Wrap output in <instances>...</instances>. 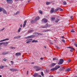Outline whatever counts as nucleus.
<instances>
[{"label":"nucleus","instance_id":"obj_8","mask_svg":"<svg viewBox=\"0 0 77 77\" xmlns=\"http://www.w3.org/2000/svg\"><path fill=\"white\" fill-rule=\"evenodd\" d=\"M56 65V63H52L50 65V67H53L55 65Z\"/></svg>","mask_w":77,"mask_h":77},{"label":"nucleus","instance_id":"obj_29","mask_svg":"<svg viewBox=\"0 0 77 77\" xmlns=\"http://www.w3.org/2000/svg\"><path fill=\"white\" fill-rule=\"evenodd\" d=\"M41 75L42 76V77H44V73H43V72H41Z\"/></svg>","mask_w":77,"mask_h":77},{"label":"nucleus","instance_id":"obj_44","mask_svg":"<svg viewBox=\"0 0 77 77\" xmlns=\"http://www.w3.org/2000/svg\"><path fill=\"white\" fill-rule=\"evenodd\" d=\"M4 41H5V39L1 40V41H0V42H4Z\"/></svg>","mask_w":77,"mask_h":77},{"label":"nucleus","instance_id":"obj_40","mask_svg":"<svg viewBox=\"0 0 77 77\" xmlns=\"http://www.w3.org/2000/svg\"><path fill=\"white\" fill-rule=\"evenodd\" d=\"M39 12L40 14H42V11L40 10L39 11Z\"/></svg>","mask_w":77,"mask_h":77},{"label":"nucleus","instance_id":"obj_47","mask_svg":"<svg viewBox=\"0 0 77 77\" xmlns=\"http://www.w3.org/2000/svg\"><path fill=\"white\" fill-rule=\"evenodd\" d=\"M4 29H5V28H4L3 29H0V32H1L2 31H3V30H4Z\"/></svg>","mask_w":77,"mask_h":77},{"label":"nucleus","instance_id":"obj_49","mask_svg":"<svg viewBox=\"0 0 77 77\" xmlns=\"http://www.w3.org/2000/svg\"><path fill=\"white\" fill-rule=\"evenodd\" d=\"M61 41H62L63 42H65V40L63 39Z\"/></svg>","mask_w":77,"mask_h":77},{"label":"nucleus","instance_id":"obj_22","mask_svg":"<svg viewBox=\"0 0 77 77\" xmlns=\"http://www.w3.org/2000/svg\"><path fill=\"white\" fill-rule=\"evenodd\" d=\"M56 20L55 17H52L51 18V21H54V20Z\"/></svg>","mask_w":77,"mask_h":77},{"label":"nucleus","instance_id":"obj_50","mask_svg":"<svg viewBox=\"0 0 77 77\" xmlns=\"http://www.w3.org/2000/svg\"><path fill=\"white\" fill-rule=\"evenodd\" d=\"M73 16H71V17H70L71 19V20H72V19H73Z\"/></svg>","mask_w":77,"mask_h":77},{"label":"nucleus","instance_id":"obj_37","mask_svg":"<svg viewBox=\"0 0 77 77\" xmlns=\"http://www.w3.org/2000/svg\"><path fill=\"white\" fill-rule=\"evenodd\" d=\"M71 61V59H69L67 61V62L68 63H69V62H70Z\"/></svg>","mask_w":77,"mask_h":77},{"label":"nucleus","instance_id":"obj_20","mask_svg":"<svg viewBox=\"0 0 77 77\" xmlns=\"http://www.w3.org/2000/svg\"><path fill=\"white\" fill-rule=\"evenodd\" d=\"M67 48H70V49H71V50H74V48H71V47H67Z\"/></svg>","mask_w":77,"mask_h":77},{"label":"nucleus","instance_id":"obj_63","mask_svg":"<svg viewBox=\"0 0 77 77\" xmlns=\"http://www.w3.org/2000/svg\"><path fill=\"white\" fill-rule=\"evenodd\" d=\"M46 72H48V71L47 70H46Z\"/></svg>","mask_w":77,"mask_h":77},{"label":"nucleus","instance_id":"obj_34","mask_svg":"<svg viewBox=\"0 0 77 77\" xmlns=\"http://www.w3.org/2000/svg\"><path fill=\"white\" fill-rule=\"evenodd\" d=\"M2 45H4V46H5L6 44H5V42H2Z\"/></svg>","mask_w":77,"mask_h":77},{"label":"nucleus","instance_id":"obj_45","mask_svg":"<svg viewBox=\"0 0 77 77\" xmlns=\"http://www.w3.org/2000/svg\"><path fill=\"white\" fill-rule=\"evenodd\" d=\"M74 45H75L76 47H77V44L76 43H75Z\"/></svg>","mask_w":77,"mask_h":77},{"label":"nucleus","instance_id":"obj_31","mask_svg":"<svg viewBox=\"0 0 77 77\" xmlns=\"http://www.w3.org/2000/svg\"><path fill=\"white\" fill-rule=\"evenodd\" d=\"M9 44V42H5V46H7L8 45V44Z\"/></svg>","mask_w":77,"mask_h":77},{"label":"nucleus","instance_id":"obj_2","mask_svg":"<svg viewBox=\"0 0 77 77\" xmlns=\"http://www.w3.org/2000/svg\"><path fill=\"white\" fill-rule=\"evenodd\" d=\"M2 11L3 12V13L5 14H6V11L3 8H0V12H2Z\"/></svg>","mask_w":77,"mask_h":77},{"label":"nucleus","instance_id":"obj_36","mask_svg":"<svg viewBox=\"0 0 77 77\" xmlns=\"http://www.w3.org/2000/svg\"><path fill=\"white\" fill-rule=\"evenodd\" d=\"M21 30V28H19V29L18 30V32H20V31Z\"/></svg>","mask_w":77,"mask_h":77},{"label":"nucleus","instance_id":"obj_55","mask_svg":"<svg viewBox=\"0 0 77 77\" xmlns=\"http://www.w3.org/2000/svg\"><path fill=\"white\" fill-rule=\"evenodd\" d=\"M25 38H26V39H29V37L28 36L26 37H25Z\"/></svg>","mask_w":77,"mask_h":77},{"label":"nucleus","instance_id":"obj_57","mask_svg":"<svg viewBox=\"0 0 77 77\" xmlns=\"http://www.w3.org/2000/svg\"><path fill=\"white\" fill-rule=\"evenodd\" d=\"M2 43H0V46H2Z\"/></svg>","mask_w":77,"mask_h":77},{"label":"nucleus","instance_id":"obj_60","mask_svg":"<svg viewBox=\"0 0 77 77\" xmlns=\"http://www.w3.org/2000/svg\"><path fill=\"white\" fill-rule=\"evenodd\" d=\"M53 59L54 60H55V58H53Z\"/></svg>","mask_w":77,"mask_h":77},{"label":"nucleus","instance_id":"obj_19","mask_svg":"<svg viewBox=\"0 0 77 77\" xmlns=\"http://www.w3.org/2000/svg\"><path fill=\"white\" fill-rule=\"evenodd\" d=\"M33 29H31L28 30V33H30L31 32H33Z\"/></svg>","mask_w":77,"mask_h":77},{"label":"nucleus","instance_id":"obj_5","mask_svg":"<svg viewBox=\"0 0 77 77\" xmlns=\"http://www.w3.org/2000/svg\"><path fill=\"white\" fill-rule=\"evenodd\" d=\"M42 21L44 23H46L47 22V20L45 18H44L42 20Z\"/></svg>","mask_w":77,"mask_h":77},{"label":"nucleus","instance_id":"obj_58","mask_svg":"<svg viewBox=\"0 0 77 77\" xmlns=\"http://www.w3.org/2000/svg\"><path fill=\"white\" fill-rule=\"evenodd\" d=\"M14 39H17V36H15V37H14Z\"/></svg>","mask_w":77,"mask_h":77},{"label":"nucleus","instance_id":"obj_18","mask_svg":"<svg viewBox=\"0 0 77 77\" xmlns=\"http://www.w3.org/2000/svg\"><path fill=\"white\" fill-rule=\"evenodd\" d=\"M65 69L64 67H62L60 69V71H63V70H65Z\"/></svg>","mask_w":77,"mask_h":77},{"label":"nucleus","instance_id":"obj_15","mask_svg":"<svg viewBox=\"0 0 77 77\" xmlns=\"http://www.w3.org/2000/svg\"><path fill=\"white\" fill-rule=\"evenodd\" d=\"M51 3V2H46V4L47 5H50Z\"/></svg>","mask_w":77,"mask_h":77},{"label":"nucleus","instance_id":"obj_51","mask_svg":"<svg viewBox=\"0 0 77 77\" xmlns=\"http://www.w3.org/2000/svg\"><path fill=\"white\" fill-rule=\"evenodd\" d=\"M11 64L13 65L14 64V62L12 61H11Z\"/></svg>","mask_w":77,"mask_h":77},{"label":"nucleus","instance_id":"obj_6","mask_svg":"<svg viewBox=\"0 0 77 77\" xmlns=\"http://www.w3.org/2000/svg\"><path fill=\"white\" fill-rule=\"evenodd\" d=\"M35 36V35H31L28 36V39H30V38H33Z\"/></svg>","mask_w":77,"mask_h":77},{"label":"nucleus","instance_id":"obj_23","mask_svg":"<svg viewBox=\"0 0 77 77\" xmlns=\"http://www.w3.org/2000/svg\"><path fill=\"white\" fill-rule=\"evenodd\" d=\"M71 70V69L70 68H67L66 69V71H69Z\"/></svg>","mask_w":77,"mask_h":77},{"label":"nucleus","instance_id":"obj_9","mask_svg":"<svg viewBox=\"0 0 77 77\" xmlns=\"http://www.w3.org/2000/svg\"><path fill=\"white\" fill-rule=\"evenodd\" d=\"M10 70L12 72H15L16 71H17V69H10Z\"/></svg>","mask_w":77,"mask_h":77},{"label":"nucleus","instance_id":"obj_21","mask_svg":"<svg viewBox=\"0 0 77 77\" xmlns=\"http://www.w3.org/2000/svg\"><path fill=\"white\" fill-rule=\"evenodd\" d=\"M51 70L52 71H54L56 70V69L55 68L51 69Z\"/></svg>","mask_w":77,"mask_h":77},{"label":"nucleus","instance_id":"obj_10","mask_svg":"<svg viewBox=\"0 0 77 77\" xmlns=\"http://www.w3.org/2000/svg\"><path fill=\"white\" fill-rule=\"evenodd\" d=\"M27 23V21L25 20L24 21V23L23 25V27L24 28L25 27L26 25V23Z\"/></svg>","mask_w":77,"mask_h":77},{"label":"nucleus","instance_id":"obj_17","mask_svg":"<svg viewBox=\"0 0 77 77\" xmlns=\"http://www.w3.org/2000/svg\"><path fill=\"white\" fill-rule=\"evenodd\" d=\"M2 54H4V55H5L6 54H8V52H5L2 53Z\"/></svg>","mask_w":77,"mask_h":77},{"label":"nucleus","instance_id":"obj_28","mask_svg":"<svg viewBox=\"0 0 77 77\" xmlns=\"http://www.w3.org/2000/svg\"><path fill=\"white\" fill-rule=\"evenodd\" d=\"M35 20H31V23H35Z\"/></svg>","mask_w":77,"mask_h":77},{"label":"nucleus","instance_id":"obj_25","mask_svg":"<svg viewBox=\"0 0 77 77\" xmlns=\"http://www.w3.org/2000/svg\"><path fill=\"white\" fill-rule=\"evenodd\" d=\"M20 14V11H17L16 13L14 14V15H18V14Z\"/></svg>","mask_w":77,"mask_h":77},{"label":"nucleus","instance_id":"obj_24","mask_svg":"<svg viewBox=\"0 0 77 77\" xmlns=\"http://www.w3.org/2000/svg\"><path fill=\"white\" fill-rule=\"evenodd\" d=\"M38 75V74L37 73H34V75H33V76L34 77H36Z\"/></svg>","mask_w":77,"mask_h":77},{"label":"nucleus","instance_id":"obj_62","mask_svg":"<svg viewBox=\"0 0 77 77\" xmlns=\"http://www.w3.org/2000/svg\"><path fill=\"white\" fill-rule=\"evenodd\" d=\"M70 51L71 52H72V50H70Z\"/></svg>","mask_w":77,"mask_h":77},{"label":"nucleus","instance_id":"obj_27","mask_svg":"<svg viewBox=\"0 0 77 77\" xmlns=\"http://www.w3.org/2000/svg\"><path fill=\"white\" fill-rule=\"evenodd\" d=\"M37 34L38 35H41L42 36V35H43V34L42 33H37Z\"/></svg>","mask_w":77,"mask_h":77},{"label":"nucleus","instance_id":"obj_1","mask_svg":"<svg viewBox=\"0 0 77 77\" xmlns=\"http://www.w3.org/2000/svg\"><path fill=\"white\" fill-rule=\"evenodd\" d=\"M34 69H35L36 71H39V70L41 69L40 68H39V67L37 66H34Z\"/></svg>","mask_w":77,"mask_h":77},{"label":"nucleus","instance_id":"obj_48","mask_svg":"<svg viewBox=\"0 0 77 77\" xmlns=\"http://www.w3.org/2000/svg\"><path fill=\"white\" fill-rule=\"evenodd\" d=\"M55 47H56V48H57V49H60V48L59 47H58L56 46Z\"/></svg>","mask_w":77,"mask_h":77},{"label":"nucleus","instance_id":"obj_4","mask_svg":"<svg viewBox=\"0 0 77 77\" xmlns=\"http://www.w3.org/2000/svg\"><path fill=\"white\" fill-rule=\"evenodd\" d=\"M6 1L7 3H12L13 1L12 0H5Z\"/></svg>","mask_w":77,"mask_h":77},{"label":"nucleus","instance_id":"obj_12","mask_svg":"<svg viewBox=\"0 0 77 77\" xmlns=\"http://www.w3.org/2000/svg\"><path fill=\"white\" fill-rule=\"evenodd\" d=\"M26 44H29V43H30V42H31V41L29 39H27L26 40Z\"/></svg>","mask_w":77,"mask_h":77},{"label":"nucleus","instance_id":"obj_26","mask_svg":"<svg viewBox=\"0 0 77 77\" xmlns=\"http://www.w3.org/2000/svg\"><path fill=\"white\" fill-rule=\"evenodd\" d=\"M50 29H47L46 30L43 31V32H49V31H50Z\"/></svg>","mask_w":77,"mask_h":77},{"label":"nucleus","instance_id":"obj_43","mask_svg":"<svg viewBox=\"0 0 77 77\" xmlns=\"http://www.w3.org/2000/svg\"><path fill=\"white\" fill-rule=\"evenodd\" d=\"M21 38V36H17V39H19Z\"/></svg>","mask_w":77,"mask_h":77},{"label":"nucleus","instance_id":"obj_59","mask_svg":"<svg viewBox=\"0 0 77 77\" xmlns=\"http://www.w3.org/2000/svg\"><path fill=\"white\" fill-rule=\"evenodd\" d=\"M55 60H58V59L56 58H55Z\"/></svg>","mask_w":77,"mask_h":77},{"label":"nucleus","instance_id":"obj_38","mask_svg":"<svg viewBox=\"0 0 77 77\" xmlns=\"http://www.w3.org/2000/svg\"><path fill=\"white\" fill-rule=\"evenodd\" d=\"M59 11V8L57 9H55L54 11V12H57V11Z\"/></svg>","mask_w":77,"mask_h":77},{"label":"nucleus","instance_id":"obj_33","mask_svg":"<svg viewBox=\"0 0 77 77\" xmlns=\"http://www.w3.org/2000/svg\"><path fill=\"white\" fill-rule=\"evenodd\" d=\"M70 32L72 33H74L75 32V31H74V29H73L71 30Z\"/></svg>","mask_w":77,"mask_h":77},{"label":"nucleus","instance_id":"obj_42","mask_svg":"<svg viewBox=\"0 0 77 77\" xmlns=\"http://www.w3.org/2000/svg\"><path fill=\"white\" fill-rule=\"evenodd\" d=\"M41 28H42V29H43L44 28H46V27L45 26H42L41 27Z\"/></svg>","mask_w":77,"mask_h":77},{"label":"nucleus","instance_id":"obj_56","mask_svg":"<svg viewBox=\"0 0 77 77\" xmlns=\"http://www.w3.org/2000/svg\"><path fill=\"white\" fill-rule=\"evenodd\" d=\"M40 59H41V60H43L44 59V58L41 57L40 58Z\"/></svg>","mask_w":77,"mask_h":77},{"label":"nucleus","instance_id":"obj_11","mask_svg":"<svg viewBox=\"0 0 77 77\" xmlns=\"http://www.w3.org/2000/svg\"><path fill=\"white\" fill-rule=\"evenodd\" d=\"M60 67V66H56L55 67V69L56 70H57L58 69H59Z\"/></svg>","mask_w":77,"mask_h":77},{"label":"nucleus","instance_id":"obj_61","mask_svg":"<svg viewBox=\"0 0 77 77\" xmlns=\"http://www.w3.org/2000/svg\"><path fill=\"white\" fill-rule=\"evenodd\" d=\"M20 27H23V25H22V24H21L20 25Z\"/></svg>","mask_w":77,"mask_h":77},{"label":"nucleus","instance_id":"obj_46","mask_svg":"<svg viewBox=\"0 0 77 77\" xmlns=\"http://www.w3.org/2000/svg\"><path fill=\"white\" fill-rule=\"evenodd\" d=\"M45 26H45V27H46V28L48 27V24H46Z\"/></svg>","mask_w":77,"mask_h":77},{"label":"nucleus","instance_id":"obj_32","mask_svg":"<svg viewBox=\"0 0 77 77\" xmlns=\"http://www.w3.org/2000/svg\"><path fill=\"white\" fill-rule=\"evenodd\" d=\"M59 21V20L58 19H57V20L55 21V23H58Z\"/></svg>","mask_w":77,"mask_h":77},{"label":"nucleus","instance_id":"obj_39","mask_svg":"<svg viewBox=\"0 0 77 77\" xmlns=\"http://www.w3.org/2000/svg\"><path fill=\"white\" fill-rule=\"evenodd\" d=\"M10 48H11V49H13V50H14L15 48L14 47H11Z\"/></svg>","mask_w":77,"mask_h":77},{"label":"nucleus","instance_id":"obj_7","mask_svg":"<svg viewBox=\"0 0 77 77\" xmlns=\"http://www.w3.org/2000/svg\"><path fill=\"white\" fill-rule=\"evenodd\" d=\"M21 53L19 52L18 53H16L15 54V55L16 56H21Z\"/></svg>","mask_w":77,"mask_h":77},{"label":"nucleus","instance_id":"obj_35","mask_svg":"<svg viewBox=\"0 0 77 77\" xmlns=\"http://www.w3.org/2000/svg\"><path fill=\"white\" fill-rule=\"evenodd\" d=\"M63 3L65 5H66L67 4L66 2L65 1L63 2Z\"/></svg>","mask_w":77,"mask_h":77},{"label":"nucleus","instance_id":"obj_54","mask_svg":"<svg viewBox=\"0 0 77 77\" xmlns=\"http://www.w3.org/2000/svg\"><path fill=\"white\" fill-rule=\"evenodd\" d=\"M38 77H42V76L41 75H39L38 76Z\"/></svg>","mask_w":77,"mask_h":77},{"label":"nucleus","instance_id":"obj_16","mask_svg":"<svg viewBox=\"0 0 77 77\" xmlns=\"http://www.w3.org/2000/svg\"><path fill=\"white\" fill-rule=\"evenodd\" d=\"M39 20V17H37L35 18V21H37V20Z\"/></svg>","mask_w":77,"mask_h":77},{"label":"nucleus","instance_id":"obj_13","mask_svg":"<svg viewBox=\"0 0 77 77\" xmlns=\"http://www.w3.org/2000/svg\"><path fill=\"white\" fill-rule=\"evenodd\" d=\"M38 42V41L37 40H35V39L33 40L32 41V43L35 42V43H36V42Z\"/></svg>","mask_w":77,"mask_h":77},{"label":"nucleus","instance_id":"obj_30","mask_svg":"<svg viewBox=\"0 0 77 77\" xmlns=\"http://www.w3.org/2000/svg\"><path fill=\"white\" fill-rule=\"evenodd\" d=\"M58 9H59V10L60 11H63V9L60 8H58Z\"/></svg>","mask_w":77,"mask_h":77},{"label":"nucleus","instance_id":"obj_53","mask_svg":"<svg viewBox=\"0 0 77 77\" xmlns=\"http://www.w3.org/2000/svg\"><path fill=\"white\" fill-rule=\"evenodd\" d=\"M6 60H7V59H3L4 61H6Z\"/></svg>","mask_w":77,"mask_h":77},{"label":"nucleus","instance_id":"obj_64","mask_svg":"<svg viewBox=\"0 0 77 77\" xmlns=\"http://www.w3.org/2000/svg\"><path fill=\"white\" fill-rule=\"evenodd\" d=\"M28 71H27V73H26L27 75H28Z\"/></svg>","mask_w":77,"mask_h":77},{"label":"nucleus","instance_id":"obj_52","mask_svg":"<svg viewBox=\"0 0 77 77\" xmlns=\"http://www.w3.org/2000/svg\"><path fill=\"white\" fill-rule=\"evenodd\" d=\"M8 40H9V38H6L5 39H4L5 41H8Z\"/></svg>","mask_w":77,"mask_h":77},{"label":"nucleus","instance_id":"obj_41","mask_svg":"<svg viewBox=\"0 0 77 77\" xmlns=\"http://www.w3.org/2000/svg\"><path fill=\"white\" fill-rule=\"evenodd\" d=\"M4 68V66H0V69H3Z\"/></svg>","mask_w":77,"mask_h":77},{"label":"nucleus","instance_id":"obj_14","mask_svg":"<svg viewBox=\"0 0 77 77\" xmlns=\"http://www.w3.org/2000/svg\"><path fill=\"white\" fill-rule=\"evenodd\" d=\"M54 11L55 10L54 9V8H51V10L50 12L51 14H53V12H54Z\"/></svg>","mask_w":77,"mask_h":77},{"label":"nucleus","instance_id":"obj_3","mask_svg":"<svg viewBox=\"0 0 77 77\" xmlns=\"http://www.w3.org/2000/svg\"><path fill=\"white\" fill-rule=\"evenodd\" d=\"M63 59H60V61L59 62V63H58V64L59 65V64H62L63 62Z\"/></svg>","mask_w":77,"mask_h":77}]
</instances>
